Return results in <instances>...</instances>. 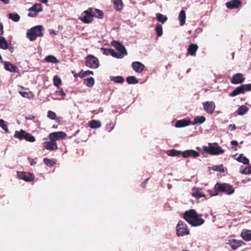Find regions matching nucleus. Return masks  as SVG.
<instances>
[{"instance_id":"21","label":"nucleus","mask_w":251,"mask_h":251,"mask_svg":"<svg viewBox=\"0 0 251 251\" xmlns=\"http://www.w3.org/2000/svg\"><path fill=\"white\" fill-rule=\"evenodd\" d=\"M198 48L199 47L197 44H191L187 49V52L191 56H195L196 55V51Z\"/></svg>"},{"instance_id":"25","label":"nucleus","mask_w":251,"mask_h":251,"mask_svg":"<svg viewBox=\"0 0 251 251\" xmlns=\"http://www.w3.org/2000/svg\"><path fill=\"white\" fill-rule=\"evenodd\" d=\"M43 10V7L40 3L34 4L31 7H30L28 11H33L38 14V12H41Z\"/></svg>"},{"instance_id":"58","label":"nucleus","mask_w":251,"mask_h":251,"mask_svg":"<svg viewBox=\"0 0 251 251\" xmlns=\"http://www.w3.org/2000/svg\"><path fill=\"white\" fill-rule=\"evenodd\" d=\"M35 117L33 115H29L27 116H26L25 118L26 119H28V120H32L33 119H34Z\"/></svg>"},{"instance_id":"31","label":"nucleus","mask_w":251,"mask_h":251,"mask_svg":"<svg viewBox=\"0 0 251 251\" xmlns=\"http://www.w3.org/2000/svg\"><path fill=\"white\" fill-rule=\"evenodd\" d=\"M167 154L171 156H179L182 155V151L173 149L168 151Z\"/></svg>"},{"instance_id":"53","label":"nucleus","mask_w":251,"mask_h":251,"mask_svg":"<svg viewBox=\"0 0 251 251\" xmlns=\"http://www.w3.org/2000/svg\"><path fill=\"white\" fill-rule=\"evenodd\" d=\"M56 93L60 96H65L66 95L65 92H64L63 90L62 89H61L60 90L57 91L56 92Z\"/></svg>"},{"instance_id":"30","label":"nucleus","mask_w":251,"mask_h":251,"mask_svg":"<svg viewBox=\"0 0 251 251\" xmlns=\"http://www.w3.org/2000/svg\"><path fill=\"white\" fill-rule=\"evenodd\" d=\"M0 48L6 50L8 48V44L5 39L0 35Z\"/></svg>"},{"instance_id":"50","label":"nucleus","mask_w":251,"mask_h":251,"mask_svg":"<svg viewBox=\"0 0 251 251\" xmlns=\"http://www.w3.org/2000/svg\"><path fill=\"white\" fill-rule=\"evenodd\" d=\"M240 235H251V230L248 229H243Z\"/></svg>"},{"instance_id":"29","label":"nucleus","mask_w":251,"mask_h":251,"mask_svg":"<svg viewBox=\"0 0 251 251\" xmlns=\"http://www.w3.org/2000/svg\"><path fill=\"white\" fill-rule=\"evenodd\" d=\"M186 14L185 11L182 10L180 11L178 20L180 22V25H183L185 23Z\"/></svg>"},{"instance_id":"15","label":"nucleus","mask_w":251,"mask_h":251,"mask_svg":"<svg viewBox=\"0 0 251 251\" xmlns=\"http://www.w3.org/2000/svg\"><path fill=\"white\" fill-rule=\"evenodd\" d=\"M226 244H229L233 250H236L238 248L244 244L242 241L236 239L229 240Z\"/></svg>"},{"instance_id":"46","label":"nucleus","mask_w":251,"mask_h":251,"mask_svg":"<svg viewBox=\"0 0 251 251\" xmlns=\"http://www.w3.org/2000/svg\"><path fill=\"white\" fill-rule=\"evenodd\" d=\"M0 126L5 131L6 133H9V130L5 121L2 119H0Z\"/></svg>"},{"instance_id":"55","label":"nucleus","mask_w":251,"mask_h":251,"mask_svg":"<svg viewBox=\"0 0 251 251\" xmlns=\"http://www.w3.org/2000/svg\"><path fill=\"white\" fill-rule=\"evenodd\" d=\"M74 76L75 78H76L78 76H79L81 78L83 77V75H82V71H81L78 74H74Z\"/></svg>"},{"instance_id":"51","label":"nucleus","mask_w":251,"mask_h":251,"mask_svg":"<svg viewBox=\"0 0 251 251\" xmlns=\"http://www.w3.org/2000/svg\"><path fill=\"white\" fill-rule=\"evenodd\" d=\"M82 75H83V77H84L86 75H93V72L91 71H86L84 72L82 71Z\"/></svg>"},{"instance_id":"24","label":"nucleus","mask_w":251,"mask_h":251,"mask_svg":"<svg viewBox=\"0 0 251 251\" xmlns=\"http://www.w3.org/2000/svg\"><path fill=\"white\" fill-rule=\"evenodd\" d=\"M190 121L188 120L183 119L177 121L175 124L176 127H182L189 125Z\"/></svg>"},{"instance_id":"10","label":"nucleus","mask_w":251,"mask_h":251,"mask_svg":"<svg viewBox=\"0 0 251 251\" xmlns=\"http://www.w3.org/2000/svg\"><path fill=\"white\" fill-rule=\"evenodd\" d=\"M92 13V8H89L88 10L83 12L81 16L80 17V20L85 24L91 23L93 20Z\"/></svg>"},{"instance_id":"52","label":"nucleus","mask_w":251,"mask_h":251,"mask_svg":"<svg viewBox=\"0 0 251 251\" xmlns=\"http://www.w3.org/2000/svg\"><path fill=\"white\" fill-rule=\"evenodd\" d=\"M37 15V13L35 12H33V11H29V13L28 14V16L30 17H35Z\"/></svg>"},{"instance_id":"54","label":"nucleus","mask_w":251,"mask_h":251,"mask_svg":"<svg viewBox=\"0 0 251 251\" xmlns=\"http://www.w3.org/2000/svg\"><path fill=\"white\" fill-rule=\"evenodd\" d=\"M3 34V26L2 24L0 22V35Z\"/></svg>"},{"instance_id":"22","label":"nucleus","mask_w":251,"mask_h":251,"mask_svg":"<svg viewBox=\"0 0 251 251\" xmlns=\"http://www.w3.org/2000/svg\"><path fill=\"white\" fill-rule=\"evenodd\" d=\"M4 69L10 72H16L17 67L9 62H5L4 63Z\"/></svg>"},{"instance_id":"26","label":"nucleus","mask_w":251,"mask_h":251,"mask_svg":"<svg viewBox=\"0 0 251 251\" xmlns=\"http://www.w3.org/2000/svg\"><path fill=\"white\" fill-rule=\"evenodd\" d=\"M101 50L102 51L103 54L108 55L110 54L113 57H115L116 55V51L112 49H106L104 48H101Z\"/></svg>"},{"instance_id":"13","label":"nucleus","mask_w":251,"mask_h":251,"mask_svg":"<svg viewBox=\"0 0 251 251\" xmlns=\"http://www.w3.org/2000/svg\"><path fill=\"white\" fill-rule=\"evenodd\" d=\"M67 135L63 131H58L51 133L49 135L50 140H53L56 142L59 139H64L66 138Z\"/></svg>"},{"instance_id":"4","label":"nucleus","mask_w":251,"mask_h":251,"mask_svg":"<svg viewBox=\"0 0 251 251\" xmlns=\"http://www.w3.org/2000/svg\"><path fill=\"white\" fill-rule=\"evenodd\" d=\"M202 151L204 153L211 155H218L224 153L225 151L216 142L208 143V147H202Z\"/></svg>"},{"instance_id":"3","label":"nucleus","mask_w":251,"mask_h":251,"mask_svg":"<svg viewBox=\"0 0 251 251\" xmlns=\"http://www.w3.org/2000/svg\"><path fill=\"white\" fill-rule=\"evenodd\" d=\"M43 30L44 27L42 25L34 26L27 30L26 37L31 41H35L37 37L43 36Z\"/></svg>"},{"instance_id":"6","label":"nucleus","mask_w":251,"mask_h":251,"mask_svg":"<svg viewBox=\"0 0 251 251\" xmlns=\"http://www.w3.org/2000/svg\"><path fill=\"white\" fill-rule=\"evenodd\" d=\"M111 44L119 51V52H116V55L115 56V58H122L127 54L125 47L120 42L117 41H113L111 42Z\"/></svg>"},{"instance_id":"35","label":"nucleus","mask_w":251,"mask_h":251,"mask_svg":"<svg viewBox=\"0 0 251 251\" xmlns=\"http://www.w3.org/2000/svg\"><path fill=\"white\" fill-rule=\"evenodd\" d=\"M236 159L238 162L244 164H248L249 163V160L246 156H244L243 154H240Z\"/></svg>"},{"instance_id":"18","label":"nucleus","mask_w":251,"mask_h":251,"mask_svg":"<svg viewBox=\"0 0 251 251\" xmlns=\"http://www.w3.org/2000/svg\"><path fill=\"white\" fill-rule=\"evenodd\" d=\"M242 4L240 0H231L226 3V6L228 9H232L238 8Z\"/></svg>"},{"instance_id":"42","label":"nucleus","mask_w":251,"mask_h":251,"mask_svg":"<svg viewBox=\"0 0 251 251\" xmlns=\"http://www.w3.org/2000/svg\"><path fill=\"white\" fill-rule=\"evenodd\" d=\"M111 80L115 82L119 83H122L124 81V78L121 76H112L111 77Z\"/></svg>"},{"instance_id":"33","label":"nucleus","mask_w":251,"mask_h":251,"mask_svg":"<svg viewBox=\"0 0 251 251\" xmlns=\"http://www.w3.org/2000/svg\"><path fill=\"white\" fill-rule=\"evenodd\" d=\"M239 172L241 174L243 175L251 174V165L245 168H240Z\"/></svg>"},{"instance_id":"8","label":"nucleus","mask_w":251,"mask_h":251,"mask_svg":"<svg viewBox=\"0 0 251 251\" xmlns=\"http://www.w3.org/2000/svg\"><path fill=\"white\" fill-rule=\"evenodd\" d=\"M176 228L177 235H187L189 234L187 225L182 221H178Z\"/></svg>"},{"instance_id":"27","label":"nucleus","mask_w":251,"mask_h":251,"mask_svg":"<svg viewBox=\"0 0 251 251\" xmlns=\"http://www.w3.org/2000/svg\"><path fill=\"white\" fill-rule=\"evenodd\" d=\"M249 111V108L245 105L240 106L237 109L236 112L238 115L243 116L246 114Z\"/></svg>"},{"instance_id":"11","label":"nucleus","mask_w":251,"mask_h":251,"mask_svg":"<svg viewBox=\"0 0 251 251\" xmlns=\"http://www.w3.org/2000/svg\"><path fill=\"white\" fill-rule=\"evenodd\" d=\"M17 174L19 178L26 182L32 181L35 178L33 174L29 172L17 171Z\"/></svg>"},{"instance_id":"28","label":"nucleus","mask_w":251,"mask_h":251,"mask_svg":"<svg viewBox=\"0 0 251 251\" xmlns=\"http://www.w3.org/2000/svg\"><path fill=\"white\" fill-rule=\"evenodd\" d=\"M93 17H96L100 19H102L103 17V13L100 10L92 8Z\"/></svg>"},{"instance_id":"56","label":"nucleus","mask_w":251,"mask_h":251,"mask_svg":"<svg viewBox=\"0 0 251 251\" xmlns=\"http://www.w3.org/2000/svg\"><path fill=\"white\" fill-rule=\"evenodd\" d=\"M243 240L245 241H250L251 240V236H242Z\"/></svg>"},{"instance_id":"44","label":"nucleus","mask_w":251,"mask_h":251,"mask_svg":"<svg viewBox=\"0 0 251 251\" xmlns=\"http://www.w3.org/2000/svg\"><path fill=\"white\" fill-rule=\"evenodd\" d=\"M126 81L128 84H136L138 82L135 77L133 76H128L126 78Z\"/></svg>"},{"instance_id":"43","label":"nucleus","mask_w":251,"mask_h":251,"mask_svg":"<svg viewBox=\"0 0 251 251\" xmlns=\"http://www.w3.org/2000/svg\"><path fill=\"white\" fill-rule=\"evenodd\" d=\"M155 30L158 36L159 37L162 35V26L160 24H156Z\"/></svg>"},{"instance_id":"61","label":"nucleus","mask_w":251,"mask_h":251,"mask_svg":"<svg viewBox=\"0 0 251 251\" xmlns=\"http://www.w3.org/2000/svg\"><path fill=\"white\" fill-rule=\"evenodd\" d=\"M4 4H8L9 2V0H0Z\"/></svg>"},{"instance_id":"45","label":"nucleus","mask_w":251,"mask_h":251,"mask_svg":"<svg viewBox=\"0 0 251 251\" xmlns=\"http://www.w3.org/2000/svg\"><path fill=\"white\" fill-rule=\"evenodd\" d=\"M211 169L215 171H218L222 173L224 172V169L223 165L213 166L211 167Z\"/></svg>"},{"instance_id":"32","label":"nucleus","mask_w":251,"mask_h":251,"mask_svg":"<svg viewBox=\"0 0 251 251\" xmlns=\"http://www.w3.org/2000/svg\"><path fill=\"white\" fill-rule=\"evenodd\" d=\"M205 118L204 116H198L195 118L192 125L201 124L205 121Z\"/></svg>"},{"instance_id":"20","label":"nucleus","mask_w":251,"mask_h":251,"mask_svg":"<svg viewBox=\"0 0 251 251\" xmlns=\"http://www.w3.org/2000/svg\"><path fill=\"white\" fill-rule=\"evenodd\" d=\"M192 195L196 199H199L205 197L201 189L198 188H193L192 189Z\"/></svg>"},{"instance_id":"16","label":"nucleus","mask_w":251,"mask_h":251,"mask_svg":"<svg viewBox=\"0 0 251 251\" xmlns=\"http://www.w3.org/2000/svg\"><path fill=\"white\" fill-rule=\"evenodd\" d=\"M182 156L184 158H188L190 157L197 158L200 156V154L198 152L194 150H186L182 151Z\"/></svg>"},{"instance_id":"64","label":"nucleus","mask_w":251,"mask_h":251,"mask_svg":"<svg viewBox=\"0 0 251 251\" xmlns=\"http://www.w3.org/2000/svg\"><path fill=\"white\" fill-rule=\"evenodd\" d=\"M7 49H8L11 52H12L13 51V48L12 47H9L8 46V48Z\"/></svg>"},{"instance_id":"37","label":"nucleus","mask_w":251,"mask_h":251,"mask_svg":"<svg viewBox=\"0 0 251 251\" xmlns=\"http://www.w3.org/2000/svg\"><path fill=\"white\" fill-rule=\"evenodd\" d=\"M19 93L22 97L28 99L32 98L34 97L33 93L30 91H20Z\"/></svg>"},{"instance_id":"60","label":"nucleus","mask_w":251,"mask_h":251,"mask_svg":"<svg viewBox=\"0 0 251 251\" xmlns=\"http://www.w3.org/2000/svg\"><path fill=\"white\" fill-rule=\"evenodd\" d=\"M228 126L231 127L232 130H235L236 128V126L234 124H230Z\"/></svg>"},{"instance_id":"38","label":"nucleus","mask_w":251,"mask_h":251,"mask_svg":"<svg viewBox=\"0 0 251 251\" xmlns=\"http://www.w3.org/2000/svg\"><path fill=\"white\" fill-rule=\"evenodd\" d=\"M156 16L157 20L159 22L162 23V24L165 22L168 19L167 17L166 16H164L159 13L156 14Z\"/></svg>"},{"instance_id":"59","label":"nucleus","mask_w":251,"mask_h":251,"mask_svg":"<svg viewBox=\"0 0 251 251\" xmlns=\"http://www.w3.org/2000/svg\"><path fill=\"white\" fill-rule=\"evenodd\" d=\"M251 181V178H248L242 180V182L243 183H247V182H249V181Z\"/></svg>"},{"instance_id":"2","label":"nucleus","mask_w":251,"mask_h":251,"mask_svg":"<svg viewBox=\"0 0 251 251\" xmlns=\"http://www.w3.org/2000/svg\"><path fill=\"white\" fill-rule=\"evenodd\" d=\"M208 192L211 196L217 195L219 192H224L227 195H231L234 192V189L232 186L229 184L217 182L214 186V193H212L211 190H209Z\"/></svg>"},{"instance_id":"62","label":"nucleus","mask_w":251,"mask_h":251,"mask_svg":"<svg viewBox=\"0 0 251 251\" xmlns=\"http://www.w3.org/2000/svg\"><path fill=\"white\" fill-rule=\"evenodd\" d=\"M39 1H41L43 3H47L48 0H39Z\"/></svg>"},{"instance_id":"40","label":"nucleus","mask_w":251,"mask_h":251,"mask_svg":"<svg viewBox=\"0 0 251 251\" xmlns=\"http://www.w3.org/2000/svg\"><path fill=\"white\" fill-rule=\"evenodd\" d=\"M94 79L92 77L84 79V84H86L88 87H90L93 86L94 84Z\"/></svg>"},{"instance_id":"41","label":"nucleus","mask_w":251,"mask_h":251,"mask_svg":"<svg viewBox=\"0 0 251 251\" xmlns=\"http://www.w3.org/2000/svg\"><path fill=\"white\" fill-rule=\"evenodd\" d=\"M44 163L49 167H52L55 164V162L50 159L45 158L43 160Z\"/></svg>"},{"instance_id":"23","label":"nucleus","mask_w":251,"mask_h":251,"mask_svg":"<svg viewBox=\"0 0 251 251\" xmlns=\"http://www.w3.org/2000/svg\"><path fill=\"white\" fill-rule=\"evenodd\" d=\"M114 8L117 11H121L123 8V3L122 0H112Z\"/></svg>"},{"instance_id":"17","label":"nucleus","mask_w":251,"mask_h":251,"mask_svg":"<svg viewBox=\"0 0 251 251\" xmlns=\"http://www.w3.org/2000/svg\"><path fill=\"white\" fill-rule=\"evenodd\" d=\"M44 146L45 148L49 151H55L58 149L56 142L53 140L44 142Z\"/></svg>"},{"instance_id":"49","label":"nucleus","mask_w":251,"mask_h":251,"mask_svg":"<svg viewBox=\"0 0 251 251\" xmlns=\"http://www.w3.org/2000/svg\"><path fill=\"white\" fill-rule=\"evenodd\" d=\"M114 127V125L111 122L107 124L105 126L106 130L108 132H110L111 130H113Z\"/></svg>"},{"instance_id":"57","label":"nucleus","mask_w":251,"mask_h":251,"mask_svg":"<svg viewBox=\"0 0 251 251\" xmlns=\"http://www.w3.org/2000/svg\"><path fill=\"white\" fill-rule=\"evenodd\" d=\"M231 144L232 146H234L235 147H237L238 145V143L236 140H232V141H231Z\"/></svg>"},{"instance_id":"19","label":"nucleus","mask_w":251,"mask_h":251,"mask_svg":"<svg viewBox=\"0 0 251 251\" xmlns=\"http://www.w3.org/2000/svg\"><path fill=\"white\" fill-rule=\"evenodd\" d=\"M133 69L137 73H141L145 68V66L140 62H134L132 63Z\"/></svg>"},{"instance_id":"1","label":"nucleus","mask_w":251,"mask_h":251,"mask_svg":"<svg viewBox=\"0 0 251 251\" xmlns=\"http://www.w3.org/2000/svg\"><path fill=\"white\" fill-rule=\"evenodd\" d=\"M202 216V214H198L194 209H190L184 213L183 218L192 226H199L204 222Z\"/></svg>"},{"instance_id":"34","label":"nucleus","mask_w":251,"mask_h":251,"mask_svg":"<svg viewBox=\"0 0 251 251\" xmlns=\"http://www.w3.org/2000/svg\"><path fill=\"white\" fill-rule=\"evenodd\" d=\"M100 126V123L98 121L93 120L89 122V126L92 128H99Z\"/></svg>"},{"instance_id":"47","label":"nucleus","mask_w":251,"mask_h":251,"mask_svg":"<svg viewBox=\"0 0 251 251\" xmlns=\"http://www.w3.org/2000/svg\"><path fill=\"white\" fill-rule=\"evenodd\" d=\"M53 81L54 85L57 87H58L61 84V79L57 75L53 77Z\"/></svg>"},{"instance_id":"12","label":"nucleus","mask_w":251,"mask_h":251,"mask_svg":"<svg viewBox=\"0 0 251 251\" xmlns=\"http://www.w3.org/2000/svg\"><path fill=\"white\" fill-rule=\"evenodd\" d=\"M204 110L209 114H212L215 109L216 105L213 101H207L202 103Z\"/></svg>"},{"instance_id":"14","label":"nucleus","mask_w":251,"mask_h":251,"mask_svg":"<svg viewBox=\"0 0 251 251\" xmlns=\"http://www.w3.org/2000/svg\"><path fill=\"white\" fill-rule=\"evenodd\" d=\"M245 80V78L241 73H237L234 75L230 80V82L234 84H242Z\"/></svg>"},{"instance_id":"63","label":"nucleus","mask_w":251,"mask_h":251,"mask_svg":"<svg viewBox=\"0 0 251 251\" xmlns=\"http://www.w3.org/2000/svg\"><path fill=\"white\" fill-rule=\"evenodd\" d=\"M30 164L31 165H33L36 164V162H35L33 160H32L31 161H30Z\"/></svg>"},{"instance_id":"48","label":"nucleus","mask_w":251,"mask_h":251,"mask_svg":"<svg viewBox=\"0 0 251 251\" xmlns=\"http://www.w3.org/2000/svg\"><path fill=\"white\" fill-rule=\"evenodd\" d=\"M48 117L51 120H55L56 119V115L55 112L52 111H49L48 112Z\"/></svg>"},{"instance_id":"39","label":"nucleus","mask_w":251,"mask_h":251,"mask_svg":"<svg viewBox=\"0 0 251 251\" xmlns=\"http://www.w3.org/2000/svg\"><path fill=\"white\" fill-rule=\"evenodd\" d=\"M45 60L47 62H50L52 63H56L58 62L56 58L53 55H48L45 58Z\"/></svg>"},{"instance_id":"7","label":"nucleus","mask_w":251,"mask_h":251,"mask_svg":"<svg viewBox=\"0 0 251 251\" xmlns=\"http://www.w3.org/2000/svg\"><path fill=\"white\" fill-rule=\"evenodd\" d=\"M251 91V83L247 84H242L240 86L236 87L232 92H231L229 96L230 97H235L241 94H244L246 92Z\"/></svg>"},{"instance_id":"36","label":"nucleus","mask_w":251,"mask_h":251,"mask_svg":"<svg viewBox=\"0 0 251 251\" xmlns=\"http://www.w3.org/2000/svg\"><path fill=\"white\" fill-rule=\"evenodd\" d=\"M8 18L16 22H18L20 19V16L18 14L15 13H9L8 15Z\"/></svg>"},{"instance_id":"5","label":"nucleus","mask_w":251,"mask_h":251,"mask_svg":"<svg viewBox=\"0 0 251 251\" xmlns=\"http://www.w3.org/2000/svg\"><path fill=\"white\" fill-rule=\"evenodd\" d=\"M14 137L19 140L25 139V141L31 143L35 141V138L32 135L23 129L15 131Z\"/></svg>"},{"instance_id":"9","label":"nucleus","mask_w":251,"mask_h":251,"mask_svg":"<svg viewBox=\"0 0 251 251\" xmlns=\"http://www.w3.org/2000/svg\"><path fill=\"white\" fill-rule=\"evenodd\" d=\"M85 65L89 68L96 69L99 66V60L93 55H88L86 57Z\"/></svg>"}]
</instances>
